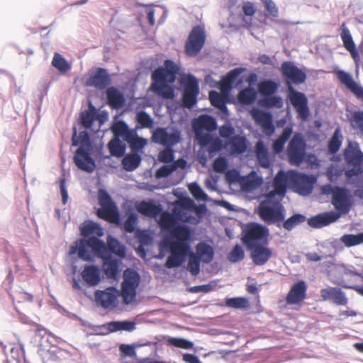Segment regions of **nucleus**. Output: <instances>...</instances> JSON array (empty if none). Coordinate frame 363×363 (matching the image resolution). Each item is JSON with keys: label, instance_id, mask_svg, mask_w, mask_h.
<instances>
[{"label": "nucleus", "instance_id": "obj_5", "mask_svg": "<svg viewBox=\"0 0 363 363\" xmlns=\"http://www.w3.org/2000/svg\"><path fill=\"white\" fill-rule=\"evenodd\" d=\"M344 172L348 183L352 184L354 177L363 174V152L357 144L351 143L344 150Z\"/></svg>", "mask_w": 363, "mask_h": 363}, {"label": "nucleus", "instance_id": "obj_35", "mask_svg": "<svg viewBox=\"0 0 363 363\" xmlns=\"http://www.w3.org/2000/svg\"><path fill=\"white\" fill-rule=\"evenodd\" d=\"M125 142L128 144L132 152L135 153H138L142 151L147 143V139L140 137L138 135L136 130L132 133Z\"/></svg>", "mask_w": 363, "mask_h": 363}, {"label": "nucleus", "instance_id": "obj_13", "mask_svg": "<svg viewBox=\"0 0 363 363\" xmlns=\"http://www.w3.org/2000/svg\"><path fill=\"white\" fill-rule=\"evenodd\" d=\"M79 230L82 238L76 242V246H72L70 247V254L72 255L77 253V255L80 259L82 240H85L87 241L92 238H100L104 235V230L99 224L92 220L84 221L80 225Z\"/></svg>", "mask_w": 363, "mask_h": 363}, {"label": "nucleus", "instance_id": "obj_7", "mask_svg": "<svg viewBox=\"0 0 363 363\" xmlns=\"http://www.w3.org/2000/svg\"><path fill=\"white\" fill-rule=\"evenodd\" d=\"M276 181L281 180L290 183L296 189V191L303 196L311 194L313 189V183L315 178L312 175L300 173L295 171L290 172L287 174L283 170H280L275 177Z\"/></svg>", "mask_w": 363, "mask_h": 363}, {"label": "nucleus", "instance_id": "obj_10", "mask_svg": "<svg viewBox=\"0 0 363 363\" xmlns=\"http://www.w3.org/2000/svg\"><path fill=\"white\" fill-rule=\"evenodd\" d=\"M306 142L303 135L296 133L289 141L286 153L291 164L299 166L305 160Z\"/></svg>", "mask_w": 363, "mask_h": 363}, {"label": "nucleus", "instance_id": "obj_37", "mask_svg": "<svg viewBox=\"0 0 363 363\" xmlns=\"http://www.w3.org/2000/svg\"><path fill=\"white\" fill-rule=\"evenodd\" d=\"M107 146L111 156L120 158L125 155L126 145L121 139L112 138Z\"/></svg>", "mask_w": 363, "mask_h": 363}, {"label": "nucleus", "instance_id": "obj_42", "mask_svg": "<svg viewBox=\"0 0 363 363\" xmlns=\"http://www.w3.org/2000/svg\"><path fill=\"white\" fill-rule=\"evenodd\" d=\"M278 87V84L271 79L262 81L258 84L259 92L262 97L275 94Z\"/></svg>", "mask_w": 363, "mask_h": 363}, {"label": "nucleus", "instance_id": "obj_4", "mask_svg": "<svg viewBox=\"0 0 363 363\" xmlns=\"http://www.w3.org/2000/svg\"><path fill=\"white\" fill-rule=\"evenodd\" d=\"M174 240L183 249L182 252H174L169 255L164 263L167 269L178 268L186 261L188 253L191 252V242L193 240L192 231L187 225H182L173 232Z\"/></svg>", "mask_w": 363, "mask_h": 363}, {"label": "nucleus", "instance_id": "obj_60", "mask_svg": "<svg viewBox=\"0 0 363 363\" xmlns=\"http://www.w3.org/2000/svg\"><path fill=\"white\" fill-rule=\"evenodd\" d=\"M235 132L234 127L230 123H225L219 128V135L222 138L225 139V143L236 135Z\"/></svg>", "mask_w": 363, "mask_h": 363}, {"label": "nucleus", "instance_id": "obj_64", "mask_svg": "<svg viewBox=\"0 0 363 363\" xmlns=\"http://www.w3.org/2000/svg\"><path fill=\"white\" fill-rule=\"evenodd\" d=\"M228 164V160L225 157L219 156L213 161V169L217 173H225Z\"/></svg>", "mask_w": 363, "mask_h": 363}, {"label": "nucleus", "instance_id": "obj_58", "mask_svg": "<svg viewBox=\"0 0 363 363\" xmlns=\"http://www.w3.org/2000/svg\"><path fill=\"white\" fill-rule=\"evenodd\" d=\"M245 257V251L241 245L236 244L228 255V259L232 263L242 260Z\"/></svg>", "mask_w": 363, "mask_h": 363}, {"label": "nucleus", "instance_id": "obj_29", "mask_svg": "<svg viewBox=\"0 0 363 363\" xmlns=\"http://www.w3.org/2000/svg\"><path fill=\"white\" fill-rule=\"evenodd\" d=\"M113 138H122L124 141L128 138L135 129L129 128L128 124L123 120L115 121L111 126Z\"/></svg>", "mask_w": 363, "mask_h": 363}, {"label": "nucleus", "instance_id": "obj_48", "mask_svg": "<svg viewBox=\"0 0 363 363\" xmlns=\"http://www.w3.org/2000/svg\"><path fill=\"white\" fill-rule=\"evenodd\" d=\"M127 218L124 221L123 227L127 233H132L135 230L138 217L133 209L129 208L125 212Z\"/></svg>", "mask_w": 363, "mask_h": 363}, {"label": "nucleus", "instance_id": "obj_41", "mask_svg": "<svg viewBox=\"0 0 363 363\" xmlns=\"http://www.w3.org/2000/svg\"><path fill=\"white\" fill-rule=\"evenodd\" d=\"M258 105L266 108H280L283 106V100L281 96L273 94L260 98L258 100Z\"/></svg>", "mask_w": 363, "mask_h": 363}, {"label": "nucleus", "instance_id": "obj_27", "mask_svg": "<svg viewBox=\"0 0 363 363\" xmlns=\"http://www.w3.org/2000/svg\"><path fill=\"white\" fill-rule=\"evenodd\" d=\"M106 101L113 109L122 108L125 103L123 94L115 86L107 88L106 91Z\"/></svg>", "mask_w": 363, "mask_h": 363}, {"label": "nucleus", "instance_id": "obj_30", "mask_svg": "<svg viewBox=\"0 0 363 363\" xmlns=\"http://www.w3.org/2000/svg\"><path fill=\"white\" fill-rule=\"evenodd\" d=\"M323 249H330L328 253L323 254L324 257H328L330 258L334 257L337 252H341L344 250V242L341 240V237L339 239L331 238L324 241L320 245Z\"/></svg>", "mask_w": 363, "mask_h": 363}, {"label": "nucleus", "instance_id": "obj_45", "mask_svg": "<svg viewBox=\"0 0 363 363\" xmlns=\"http://www.w3.org/2000/svg\"><path fill=\"white\" fill-rule=\"evenodd\" d=\"M250 115L255 122L259 126L272 118L271 113L255 107H253L250 111Z\"/></svg>", "mask_w": 363, "mask_h": 363}, {"label": "nucleus", "instance_id": "obj_59", "mask_svg": "<svg viewBox=\"0 0 363 363\" xmlns=\"http://www.w3.org/2000/svg\"><path fill=\"white\" fill-rule=\"evenodd\" d=\"M178 169V165L175 164H167L160 167L155 172V177L157 179L165 178L172 174Z\"/></svg>", "mask_w": 363, "mask_h": 363}, {"label": "nucleus", "instance_id": "obj_11", "mask_svg": "<svg viewBox=\"0 0 363 363\" xmlns=\"http://www.w3.org/2000/svg\"><path fill=\"white\" fill-rule=\"evenodd\" d=\"M206 31L201 25L192 28L185 43V52L188 56L194 57L202 50L206 42Z\"/></svg>", "mask_w": 363, "mask_h": 363}, {"label": "nucleus", "instance_id": "obj_31", "mask_svg": "<svg viewBox=\"0 0 363 363\" xmlns=\"http://www.w3.org/2000/svg\"><path fill=\"white\" fill-rule=\"evenodd\" d=\"M197 257H199L201 262L206 264L210 263L214 257V250L211 245L205 242H200L196 246Z\"/></svg>", "mask_w": 363, "mask_h": 363}, {"label": "nucleus", "instance_id": "obj_52", "mask_svg": "<svg viewBox=\"0 0 363 363\" xmlns=\"http://www.w3.org/2000/svg\"><path fill=\"white\" fill-rule=\"evenodd\" d=\"M187 257H189L187 269L193 276L198 275L200 272V262L201 260L199 257H197L191 250L188 253Z\"/></svg>", "mask_w": 363, "mask_h": 363}, {"label": "nucleus", "instance_id": "obj_18", "mask_svg": "<svg viewBox=\"0 0 363 363\" xmlns=\"http://www.w3.org/2000/svg\"><path fill=\"white\" fill-rule=\"evenodd\" d=\"M99 204L101 208L97 209L96 215L99 218L106 220L108 218L109 213L118 211L116 203L105 189L99 191Z\"/></svg>", "mask_w": 363, "mask_h": 363}, {"label": "nucleus", "instance_id": "obj_15", "mask_svg": "<svg viewBox=\"0 0 363 363\" xmlns=\"http://www.w3.org/2000/svg\"><path fill=\"white\" fill-rule=\"evenodd\" d=\"M118 290L115 286H110L105 290H96L94 294L95 301L98 306L105 309L114 308L118 305Z\"/></svg>", "mask_w": 363, "mask_h": 363}, {"label": "nucleus", "instance_id": "obj_49", "mask_svg": "<svg viewBox=\"0 0 363 363\" xmlns=\"http://www.w3.org/2000/svg\"><path fill=\"white\" fill-rule=\"evenodd\" d=\"M341 240L346 247H352L363 243V232L357 234H344Z\"/></svg>", "mask_w": 363, "mask_h": 363}, {"label": "nucleus", "instance_id": "obj_54", "mask_svg": "<svg viewBox=\"0 0 363 363\" xmlns=\"http://www.w3.org/2000/svg\"><path fill=\"white\" fill-rule=\"evenodd\" d=\"M349 121L354 129H359L361 134L363 135V111H353L349 118Z\"/></svg>", "mask_w": 363, "mask_h": 363}, {"label": "nucleus", "instance_id": "obj_24", "mask_svg": "<svg viewBox=\"0 0 363 363\" xmlns=\"http://www.w3.org/2000/svg\"><path fill=\"white\" fill-rule=\"evenodd\" d=\"M307 286L304 281L300 280L294 284L286 296L289 304H297L303 301L306 296Z\"/></svg>", "mask_w": 363, "mask_h": 363}, {"label": "nucleus", "instance_id": "obj_43", "mask_svg": "<svg viewBox=\"0 0 363 363\" xmlns=\"http://www.w3.org/2000/svg\"><path fill=\"white\" fill-rule=\"evenodd\" d=\"M342 143V135L340 128H336L328 141V150L331 155L336 154L340 150Z\"/></svg>", "mask_w": 363, "mask_h": 363}, {"label": "nucleus", "instance_id": "obj_61", "mask_svg": "<svg viewBox=\"0 0 363 363\" xmlns=\"http://www.w3.org/2000/svg\"><path fill=\"white\" fill-rule=\"evenodd\" d=\"M121 289L123 303L128 305L135 301L137 289L124 286H121Z\"/></svg>", "mask_w": 363, "mask_h": 363}, {"label": "nucleus", "instance_id": "obj_3", "mask_svg": "<svg viewBox=\"0 0 363 363\" xmlns=\"http://www.w3.org/2000/svg\"><path fill=\"white\" fill-rule=\"evenodd\" d=\"M179 69L174 61L166 60L163 66L158 67L152 72L151 90L163 98L173 99L174 91L171 85L174 83Z\"/></svg>", "mask_w": 363, "mask_h": 363}, {"label": "nucleus", "instance_id": "obj_6", "mask_svg": "<svg viewBox=\"0 0 363 363\" xmlns=\"http://www.w3.org/2000/svg\"><path fill=\"white\" fill-rule=\"evenodd\" d=\"M241 241L246 248L261 244H269V230L258 223H249L242 228Z\"/></svg>", "mask_w": 363, "mask_h": 363}, {"label": "nucleus", "instance_id": "obj_23", "mask_svg": "<svg viewBox=\"0 0 363 363\" xmlns=\"http://www.w3.org/2000/svg\"><path fill=\"white\" fill-rule=\"evenodd\" d=\"M136 209L140 214L149 217L155 218L162 211V206L154 199L143 200L136 204Z\"/></svg>", "mask_w": 363, "mask_h": 363}, {"label": "nucleus", "instance_id": "obj_14", "mask_svg": "<svg viewBox=\"0 0 363 363\" xmlns=\"http://www.w3.org/2000/svg\"><path fill=\"white\" fill-rule=\"evenodd\" d=\"M288 96L291 104L295 108L298 118L302 121H307L310 117V110L308 105V99L303 92L294 88L288 89Z\"/></svg>", "mask_w": 363, "mask_h": 363}, {"label": "nucleus", "instance_id": "obj_20", "mask_svg": "<svg viewBox=\"0 0 363 363\" xmlns=\"http://www.w3.org/2000/svg\"><path fill=\"white\" fill-rule=\"evenodd\" d=\"M340 218V214L335 211H326L311 216L307 220V223L310 227L318 229L336 222Z\"/></svg>", "mask_w": 363, "mask_h": 363}, {"label": "nucleus", "instance_id": "obj_16", "mask_svg": "<svg viewBox=\"0 0 363 363\" xmlns=\"http://www.w3.org/2000/svg\"><path fill=\"white\" fill-rule=\"evenodd\" d=\"M331 203L340 216L348 213L351 208V199L347 189L337 187L331 198Z\"/></svg>", "mask_w": 363, "mask_h": 363}, {"label": "nucleus", "instance_id": "obj_51", "mask_svg": "<svg viewBox=\"0 0 363 363\" xmlns=\"http://www.w3.org/2000/svg\"><path fill=\"white\" fill-rule=\"evenodd\" d=\"M137 127L140 128H150L153 126L152 118L145 111H139L136 115Z\"/></svg>", "mask_w": 363, "mask_h": 363}, {"label": "nucleus", "instance_id": "obj_26", "mask_svg": "<svg viewBox=\"0 0 363 363\" xmlns=\"http://www.w3.org/2000/svg\"><path fill=\"white\" fill-rule=\"evenodd\" d=\"M82 277L89 286H95L101 281V273L98 266L86 265L81 273Z\"/></svg>", "mask_w": 363, "mask_h": 363}, {"label": "nucleus", "instance_id": "obj_9", "mask_svg": "<svg viewBox=\"0 0 363 363\" xmlns=\"http://www.w3.org/2000/svg\"><path fill=\"white\" fill-rule=\"evenodd\" d=\"M182 139L180 130L175 127H157L152 133L151 140L165 147H172Z\"/></svg>", "mask_w": 363, "mask_h": 363}, {"label": "nucleus", "instance_id": "obj_36", "mask_svg": "<svg viewBox=\"0 0 363 363\" xmlns=\"http://www.w3.org/2000/svg\"><path fill=\"white\" fill-rule=\"evenodd\" d=\"M244 70L245 68L235 67L230 70L226 75L223 77V81L228 84L230 89H233L242 83V79L239 78V77Z\"/></svg>", "mask_w": 363, "mask_h": 363}, {"label": "nucleus", "instance_id": "obj_8", "mask_svg": "<svg viewBox=\"0 0 363 363\" xmlns=\"http://www.w3.org/2000/svg\"><path fill=\"white\" fill-rule=\"evenodd\" d=\"M258 214L261 219L267 224L277 223V227H281V223L285 219V210L279 201L274 205L261 202L259 206Z\"/></svg>", "mask_w": 363, "mask_h": 363}, {"label": "nucleus", "instance_id": "obj_12", "mask_svg": "<svg viewBox=\"0 0 363 363\" xmlns=\"http://www.w3.org/2000/svg\"><path fill=\"white\" fill-rule=\"evenodd\" d=\"M281 73L288 89L294 88V84L304 83L306 79V72L291 61H285L281 64Z\"/></svg>", "mask_w": 363, "mask_h": 363}, {"label": "nucleus", "instance_id": "obj_57", "mask_svg": "<svg viewBox=\"0 0 363 363\" xmlns=\"http://www.w3.org/2000/svg\"><path fill=\"white\" fill-rule=\"evenodd\" d=\"M167 342L169 345L186 350L191 349L194 347L193 342L182 337H168Z\"/></svg>", "mask_w": 363, "mask_h": 363}, {"label": "nucleus", "instance_id": "obj_47", "mask_svg": "<svg viewBox=\"0 0 363 363\" xmlns=\"http://www.w3.org/2000/svg\"><path fill=\"white\" fill-rule=\"evenodd\" d=\"M225 306L230 308L244 309L250 306V303L245 297L226 298Z\"/></svg>", "mask_w": 363, "mask_h": 363}, {"label": "nucleus", "instance_id": "obj_21", "mask_svg": "<svg viewBox=\"0 0 363 363\" xmlns=\"http://www.w3.org/2000/svg\"><path fill=\"white\" fill-rule=\"evenodd\" d=\"M269 244H261L247 248L250 252V257L257 266L265 264L273 256V251L268 247Z\"/></svg>", "mask_w": 363, "mask_h": 363}, {"label": "nucleus", "instance_id": "obj_17", "mask_svg": "<svg viewBox=\"0 0 363 363\" xmlns=\"http://www.w3.org/2000/svg\"><path fill=\"white\" fill-rule=\"evenodd\" d=\"M111 77L107 69L98 67L94 73L90 74L84 85L102 90L106 89L111 84Z\"/></svg>", "mask_w": 363, "mask_h": 363}, {"label": "nucleus", "instance_id": "obj_44", "mask_svg": "<svg viewBox=\"0 0 363 363\" xmlns=\"http://www.w3.org/2000/svg\"><path fill=\"white\" fill-rule=\"evenodd\" d=\"M256 96V91L253 88L249 87L240 91L238 95V101L241 104L250 105L255 102Z\"/></svg>", "mask_w": 363, "mask_h": 363}, {"label": "nucleus", "instance_id": "obj_22", "mask_svg": "<svg viewBox=\"0 0 363 363\" xmlns=\"http://www.w3.org/2000/svg\"><path fill=\"white\" fill-rule=\"evenodd\" d=\"M192 127L197 135L207 132H213L217 128V121L215 117L210 115H202L192 121Z\"/></svg>", "mask_w": 363, "mask_h": 363}, {"label": "nucleus", "instance_id": "obj_56", "mask_svg": "<svg viewBox=\"0 0 363 363\" xmlns=\"http://www.w3.org/2000/svg\"><path fill=\"white\" fill-rule=\"evenodd\" d=\"M286 194V189H281L280 190L273 189L269 191L265 196V200L262 202L271 203L274 205L277 201H281Z\"/></svg>", "mask_w": 363, "mask_h": 363}, {"label": "nucleus", "instance_id": "obj_25", "mask_svg": "<svg viewBox=\"0 0 363 363\" xmlns=\"http://www.w3.org/2000/svg\"><path fill=\"white\" fill-rule=\"evenodd\" d=\"M337 77L340 82L353 94L358 99H363V87L357 84L349 73L343 70H339L337 72Z\"/></svg>", "mask_w": 363, "mask_h": 363}, {"label": "nucleus", "instance_id": "obj_19", "mask_svg": "<svg viewBox=\"0 0 363 363\" xmlns=\"http://www.w3.org/2000/svg\"><path fill=\"white\" fill-rule=\"evenodd\" d=\"M320 294L323 301H328L336 306H346L348 298L345 291L339 287L328 286L322 289Z\"/></svg>", "mask_w": 363, "mask_h": 363}, {"label": "nucleus", "instance_id": "obj_55", "mask_svg": "<svg viewBox=\"0 0 363 363\" xmlns=\"http://www.w3.org/2000/svg\"><path fill=\"white\" fill-rule=\"evenodd\" d=\"M189 191L196 201H208L209 198L206 193L196 182L191 183L189 186Z\"/></svg>", "mask_w": 363, "mask_h": 363}, {"label": "nucleus", "instance_id": "obj_28", "mask_svg": "<svg viewBox=\"0 0 363 363\" xmlns=\"http://www.w3.org/2000/svg\"><path fill=\"white\" fill-rule=\"evenodd\" d=\"M233 155H241L247 149V140L245 135L236 134L227 143Z\"/></svg>", "mask_w": 363, "mask_h": 363}, {"label": "nucleus", "instance_id": "obj_50", "mask_svg": "<svg viewBox=\"0 0 363 363\" xmlns=\"http://www.w3.org/2000/svg\"><path fill=\"white\" fill-rule=\"evenodd\" d=\"M306 217L301 213H294L291 217L283 221L282 226L288 231L292 230L296 225L303 223Z\"/></svg>", "mask_w": 363, "mask_h": 363}, {"label": "nucleus", "instance_id": "obj_1", "mask_svg": "<svg viewBox=\"0 0 363 363\" xmlns=\"http://www.w3.org/2000/svg\"><path fill=\"white\" fill-rule=\"evenodd\" d=\"M98 115L99 112L96 108L91 101H89L88 109L82 111L79 118V125L85 130L80 131L78 135L77 128L73 127L72 145L79 146L75 152L73 160L79 169L88 173L94 172L96 168V162L91 157L93 145L87 130H92V125Z\"/></svg>", "mask_w": 363, "mask_h": 363}, {"label": "nucleus", "instance_id": "obj_34", "mask_svg": "<svg viewBox=\"0 0 363 363\" xmlns=\"http://www.w3.org/2000/svg\"><path fill=\"white\" fill-rule=\"evenodd\" d=\"M98 257L102 259L104 261L103 267L106 277L108 278H115L118 272V260L109 256Z\"/></svg>", "mask_w": 363, "mask_h": 363}, {"label": "nucleus", "instance_id": "obj_38", "mask_svg": "<svg viewBox=\"0 0 363 363\" xmlns=\"http://www.w3.org/2000/svg\"><path fill=\"white\" fill-rule=\"evenodd\" d=\"M141 160L138 153L131 152L125 155L122 160L123 167L125 171L133 172L140 166Z\"/></svg>", "mask_w": 363, "mask_h": 363}, {"label": "nucleus", "instance_id": "obj_40", "mask_svg": "<svg viewBox=\"0 0 363 363\" xmlns=\"http://www.w3.org/2000/svg\"><path fill=\"white\" fill-rule=\"evenodd\" d=\"M256 156L259 164L263 168H269L270 165L268 150L263 142L259 141L255 146Z\"/></svg>", "mask_w": 363, "mask_h": 363}, {"label": "nucleus", "instance_id": "obj_33", "mask_svg": "<svg viewBox=\"0 0 363 363\" xmlns=\"http://www.w3.org/2000/svg\"><path fill=\"white\" fill-rule=\"evenodd\" d=\"M108 328L111 333L118 331L132 332L136 328V323L134 320H113L108 323Z\"/></svg>", "mask_w": 363, "mask_h": 363}, {"label": "nucleus", "instance_id": "obj_32", "mask_svg": "<svg viewBox=\"0 0 363 363\" xmlns=\"http://www.w3.org/2000/svg\"><path fill=\"white\" fill-rule=\"evenodd\" d=\"M179 84L183 92L196 91V93H199V81L191 74H183L179 79Z\"/></svg>", "mask_w": 363, "mask_h": 363}, {"label": "nucleus", "instance_id": "obj_53", "mask_svg": "<svg viewBox=\"0 0 363 363\" xmlns=\"http://www.w3.org/2000/svg\"><path fill=\"white\" fill-rule=\"evenodd\" d=\"M52 65L60 72H67L71 69L70 65L58 52L54 54Z\"/></svg>", "mask_w": 363, "mask_h": 363}, {"label": "nucleus", "instance_id": "obj_39", "mask_svg": "<svg viewBox=\"0 0 363 363\" xmlns=\"http://www.w3.org/2000/svg\"><path fill=\"white\" fill-rule=\"evenodd\" d=\"M123 281L121 286L132 287L135 289L138 288L140 283V277L136 270L133 269H125L123 272Z\"/></svg>", "mask_w": 363, "mask_h": 363}, {"label": "nucleus", "instance_id": "obj_46", "mask_svg": "<svg viewBox=\"0 0 363 363\" xmlns=\"http://www.w3.org/2000/svg\"><path fill=\"white\" fill-rule=\"evenodd\" d=\"M200 143L202 147L206 146V150L210 158L213 157L223 148L222 140L218 138L212 139L206 143H203L202 140H201Z\"/></svg>", "mask_w": 363, "mask_h": 363}, {"label": "nucleus", "instance_id": "obj_62", "mask_svg": "<svg viewBox=\"0 0 363 363\" xmlns=\"http://www.w3.org/2000/svg\"><path fill=\"white\" fill-rule=\"evenodd\" d=\"M199 93L196 91L183 92L182 101L184 107L192 108L197 103V96Z\"/></svg>", "mask_w": 363, "mask_h": 363}, {"label": "nucleus", "instance_id": "obj_63", "mask_svg": "<svg viewBox=\"0 0 363 363\" xmlns=\"http://www.w3.org/2000/svg\"><path fill=\"white\" fill-rule=\"evenodd\" d=\"M174 159V152L172 147H165L158 155V160L165 164H171Z\"/></svg>", "mask_w": 363, "mask_h": 363}, {"label": "nucleus", "instance_id": "obj_2", "mask_svg": "<svg viewBox=\"0 0 363 363\" xmlns=\"http://www.w3.org/2000/svg\"><path fill=\"white\" fill-rule=\"evenodd\" d=\"M107 244L99 238H92L89 240H82L80 259L83 261L94 262L95 257L109 256L115 255L120 259L126 255V247L112 235H108Z\"/></svg>", "mask_w": 363, "mask_h": 363}]
</instances>
